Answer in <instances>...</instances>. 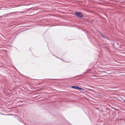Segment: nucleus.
Here are the masks:
<instances>
[{
    "instance_id": "obj_3",
    "label": "nucleus",
    "mask_w": 125,
    "mask_h": 125,
    "mask_svg": "<svg viewBox=\"0 0 125 125\" xmlns=\"http://www.w3.org/2000/svg\"><path fill=\"white\" fill-rule=\"evenodd\" d=\"M101 35L104 38H105V36L104 35H103V34H101Z\"/></svg>"
},
{
    "instance_id": "obj_4",
    "label": "nucleus",
    "mask_w": 125,
    "mask_h": 125,
    "mask_svg": "<svg viewBox=\"0 0 125 125\" xmlns=\"http://www.w3.org/2000/svg\"><path fill=\"white\" fill-rule=\"evenodd\" d=\"M124 102L125 103V100L124 101Z\"/></svg>"
},
{
    "instance_id": "obj_2",
    "label": "nucleus",
    "mask_w": 125,
    "mask_h": 125,
    "mask_svg": "<svg viewBox=\"0 0 125 125\" xmlns=\"http://www.w3.org/2000/svg\"><path fill=\"white\" fill-rule=\"evenodd\" d=\"M71 87L75 89H80L83 90V89L81 88H80L78 86H72Z\"/></svg>"
},
{
    "instance_id": "obj_1",
    "label": "nucleus",
    "mask_w": 125,
    "mask_h": 125,
    "mask_svg": "<svg viewBox=\"0 0 125 125\" xmlns=\"http://www.w3.org/2000/svg\"><path fill=\"white\" fill-rule=\"evenodd\" d=\"M75 15L78 17H82L83 15L80 12H75Z\"/></svg>"
}]
</instances>
